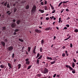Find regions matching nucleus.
Instances as JSON below:
<instances>
[{
  "label": "nucleus",
  "instance_id": "15",
  "mask_svg": "<svg viewBox=\"0 0 78 78\" xmlns=\"http://www.w3.org/2000/svg\"><path fill=\"white\" fill-rule=\"evenodd\" d=\"M21 64H18L17 66V67H18V69H19L20 68V67H21Z\"/></svg>",
  "mask_w": 78,
  "mask_h": 78
},
{
  "label": "nucleus",
  "instance_id": "16",
  "mask_svg": "<svg viewBox=\"0 0 78 78\" xmlns=\"http://www.w3.org/2000/svg\"><path fill=\"white\" fill-rule=\"evenodd\" d=\"M39 11L40 12H41V13H44V10H42V9H39Z\"/></svg>",
  "mask_w": 78,
  "mask_h": 78
},
{
  "label": "nucleus",
  "instance_id": "63",
  "mask_svg": "<svg viewBox=\"0 0 78 78\" xmlns=\"http://www.w3.org/2000/svg\"><path fill=\"white\" fill-rule=\"evenodd\" d=\"M56 23V22L54 21L53 22V25H55V23Z\"/></svg>",
  "mask_w": 78,
  "mask_h": 78
},
{
  "label": "nucleus",
  "instance_id": "55",
  "mask_svg": "<svg viewBox=\"0 0 78 78\" xmlns=\"http://www.w3.org/2000/svg\"><path fill=\"white\" fill-rule=\"evenodd\" d=\"M66 11H67V12H69V9H66Z\"/></svg>",
  "mask_w": 78,
  "mask_h": 78
},
{
  "label": "nucleus",
  "instance_id": "14",
  "mask_svg": "<svg viewBox=\"0 0 78 78\" xmlns=\"http://www.w3.org/2000/svg\"><path fill=\"white\" fill-rule=\"evenodd\" d=\"M21 21L20 20H18L16 21V23L17 25H19L20 22Z\"/></svg>",
  "mask_w": 78,
  "mask_h": 78
},
{
  "label": "nucleus",
  "instance_id": "53",
  "mask_svg": "<svg viewBox=\"0 0 78 78\" xmlns=\"http://www.w3.org/2000/svg\"><path fill=\"white\" fill-rule=\"evenodd\" d=\"M60 76V75L58 74H57L56 76V77H59Z\"/></svg>",
  "mask_w": 78,
  "mask_h": 78
},
{
  "label": "nucleus",
  "instance_id": "10",
  "mask_svg": "<svg viewBox=\"0 0 78 78\" xmlns=\"http://www.w3.org/2000/svg\"><path fill=\"white\" fill-rule=\"evenodd\" d=\"M1 44L3 45V47H5V43L4 41H1Z\"/></svg>",
  "mask_w": 78,
  "mask_h": 78
},
{
  "label": "nucleus",
  "instance_id": "48",
  "mask_svg": "<svg viewBox=\"0 0 78 78\" xmlns=\"http://www.w3.org/2000/svg\"><path fill=\"white\" fill-rule=\"evenodd\" d=\"M62 49H64L66 48V47L65 46H63V47H62Z\"/></svg>",
  "mask_w": 78,
  "mask_h": 78
},
{
  "label": "nucleus",
  "instance_id": "31",
  "mask_svg": "<svg viewBox=\"0 0 78 78\" xmlns=\"http://www.w3.org/2000/svg\"><path fill=\"white\" fill-rule=\"evenodd\" d=\"M74 32L75 33H78V30L77 29H76L74 30Z\"/></svg>",
  "mask_w": 78,
  "mask_h": 78
},
{
  "label": "nucleus",
  "instance_id": "7",
  "mask_svg": "<svg viewBox=\"0 0 78 78\" xmlns=\"http://www.w3.org/2000/svg\"><path fill=\"white\" fill-rule=\"evenodd\" d=\"M35 31L36 33H41V31L37 29H35Z\"/></svg>",
  "mask_w": 78,
  "mask_h": 78
},
{
  "label": "nucleus",
  "instance_id": "29",
  "mask_svg": "<svg viewBox=\"0 0 78 78\" xmlns=\"http://www.w3.org/2000/svg\"><path fill=\"white\" fill-rule=\"evenodd\" d=\"M19 41H20V42H23V40L20 38L19 39Z\"/></svg>",
  "mask_w": 78,
  "mask_h": 78
},
{
  "label": "nucleus",
  "instance_id": "40",
  "mask_svg": "<svg viewBox=\"0 0 78 78\" xmlns=\"http://www.w3.org/2000/svg\"><path fill=\"white\" fill-rule=\"evenodd\" d=\"M44 40H42L41 41V44H44Z\"/></svg>",
  "mask_w": 78,
  "mask_h": 78
},
{
  "label": "nucleus",
  "instance_id": "54",
  "mask_svg": "<svg viewBox=\"0 0 78 78\" xmlns=\"http://www.w3.org/2000/svg\"><path fill=\"white\" fill-rule=\"evenodd\" d=\"M67 28L66 27H65L63 29V30H67Z\"/></svg>",
  "mask_w": 78,
  "mask_h": 78
},
{
  "label": "nucleus",
  "instance_id": "39",
  "mask_svg": "<svg viewBox=\"0 0 78 78\" xmlns=\"http://www.w3.org/2000/svg\"><path fill=\"white\" fill-rule=\"evenodd\" d=\"M16 11H17V9H16V8H14V12H16Z\"/></svg>",
  "mask_w": 78,
  "mask_h": 78
},
{
  "label": "nucleus",
  "instance_id": "57",
  "mask_svg": "<svg viewBox=\"0 0 78 78\" xmlns=\"http://www.w3.org/2000/svg\"><path fill=\"white\" fill-rule=\"evenodd\" d=\"M13 34L14 35H16V34H17V33L15 32L13 33Z\"/></svg>",
  "mask_w": 78,
  "mask_h": 78
},
{
  "label": "nucleus",
  "instance_id": "58",
  "mask_svg": "<svg viewBox=\"0 0 78 78\" xmlns=\"http://www.w3.org/2000/svg\"><path fill=\"white\" fill-rule=\"evenodd\" d=\"M12 22H16V20L15 19H13L12 20Z\"/></svg>",
  "mask_w": 78,
  "mask_h": 78
},
{
  "label": "nucleus",
  "instance_id": "5",
  "mask_svg": "<svg viewBox=\"0 0 78 78\" xmlns=\"http://www.w3.org/2000/svg\"><path fill=\"white\" fill-rule=\"evenodd\" d=\"M6 67H7V65L5 66L3 64L1 65L0 66V67L1 69H5V68H6Z\"/></svg>",
  "mask_w": 78,
  "mask_h": 78
},
{
  "label": "nucleus",
  "instance_id": "26",
  "mask_svg": "<svg viewBox=\"0 0 78 78\" xmlns=\"http://www.w3.org/2000/svg\"><path fill=\"white\" fill-rule=\"evenodd\" d=\"M43 49L42 47H41L40 48V52H42Z\"/></svg>",
  "mask_w": 78,
  "mask_h": 78
},
{
  "label": "nucleus",
  "instance_id": "27",
  "mask_svg": "<svg viewBox=\"0 0 78 78\" xmlns=\"http://www.w3.org/2000/svg\"><path fill=\"white\" fill-rule=\"evenodd\" d=\"M61 18H59V19L58 23H60L61 22Z\"/></svg>",
  "mask_w": 78,
  "mask_h": 78
},
{
  "label": "nucleus",
  "instance_id": "37",
  "mask_svg": "<svg viewBox=\"0 0 78 78\" xmlns=\"http://www.w3.org/2000/svg\"><path fill=\"white\" fill-rule=\"evenodd\" d=\"M31 67V65L28 66L27 68V70H28V69H30Z\"/></svg>",
  "mask_w": 78,
  "mask_h": 78
},
{
  "label": "nucleus",
  "instance_id": "41",
  "mask_svg": "<svg viewBox=\"0 0 78 78\" xmlns=\"http://www.w3.org/2000/svg\"><path fill=\"white\" fill-rule=\"evenodd\" d=\"M56 12V10H54L52 12V14H53V13H55Z\"/></svg>",
  "mask_w": 78,
  "mask_h": 78
},
{
  "label": "nucleus",
  "instance_id": "6",
  "mask_svg": "<svg viewBox=\"0 0 78 78\" xmlns=\"http://www.w3.org/2000/svg\"><path fill=\"white\" fill-rule=\"evenodd\" d=\"M36 46H35L34 47L33 51V52L34 54H36Z\"/></svg>",
  "mask_w": 78,
  "mask_h": 78
},
{
  "label": "nucleus",
  "instance_id": "33",
  "mask_svg": "<svg viewBox=\"0 0 78 78\" xmlns=\"http://www.w3.org/2000/svg\"><path fill=\"white\" fill-rule=\"evenodd\" d=\"M55 61L51 62V64H55Z\"/></svg>",
  "mask_w": 78,
  "mask_h": 78
},
{
  "label": "nucleus",
  "instance_id": "24",
  "mask_svg": "<svg viewBox=\"0 0 78 78\" xmlns=\"http://www.w3.org/2000/svg\"><path fill=\"white\" fill-rule=\"evenodd\" d=\"M42 58V55H41L37 59H41Z\"/></svg>",
  "mask_w": 78,
  "mask_h": 78
},
{
  "label": "nucleus",
  "instance_id": "50",
  "mask_svg": "<svg viewBox=\"0 0 78 78\" xmlns=\"http://www.w3.org/2000/svg\"><path fill=\"white\" fill-rule=\"evenodd\" d=\"M25 2H26V1H23L21 3H22V4H23V3H25Z\"/></svg>",
  "mask_w": 78,
  "mask_h": 78
},
{
  "label": "nucleus",
  "instance_id": "28",
  "mask_svg": "<svg viewBox=\"0 0 78 78\" xmlns=\"http://www.w3.org/2000/svg\"><path fill=\"white\" fill-rule=\"evenodd\" d=\"M68 2H69V1H63L62 2V3H63V4H64V3H68Z\"/></svg>",
  "mask_w": 78,
  "mask_h": 78
},
{
  "label": "nucleus",
  "instance_id": "19",
  "mask_svg": "<svg viewBox=\"0 0 78 78\" xmlns=\"http://www.w3.org/2000/svg\"><path fill=\"white\" fill-rule=\"evenodd\" d=\"M65 53L67 56H69V54L68 53V52L67 51H65Z\"/></svg>",
  "mask_w": 78,
  "mask_h": 78
},
{
  "label": "nucleus",
  "instance_id": "47",
  "mask_svg": "<svg viewBox=\"0 0 78 78\" xmlns=\"http://www.w3.org/2000/svg\"><path fill=\"white\" fill-rule=\"evenodd\" d=\"M56 74H55L53 76V77L54 78H55L56 77Z\"/></svg>",
  "mask_w": 78,
  "mask_h": 78
},
{
  "label": "nucleus",
  "instance_id": "2",
  "mask_svg": "<svg viewBox=\"0 0 78 78\" xmlns=\"http://www.w3.org/2000/svg\"><path fill=\"white\" fill-rule=\"evenodd\" d=\"M66 67L67 68H69V70H73L72 71V73H75V72H76V71H75V70L73 69L70 66H69V65H66Z\"/></svg>",
  "mask_w": 78,
  "mask_h": 78
},
{
  "label": "nucleus",
  "instance_id": "4",
  "mask_svg": "<svg viewBox=\"0 0 78 78\" xmlns=\"http://www.w3.org/2000/svg\"><path fill=\"white\" fill-rule=\"evenodd\" d=\"M7 49L8 51H12V50H13V46H11L8 47Z\"/></svg>",
  "mask_w": 78,
  "mask_h": 78
},
{
  "label": "nucleus",
  "instance_id": "22",
  "mask_svg": "<svg viewBox=\"0 0 78 78\" xmlns=\"http://www.w3.org/2000/svg\"><path fill=\"white\" fill-rule=\"evenodd\" d=\"M30 61L26 62V64H27V65H29L30 64Z\"/></svg>",
  "mask_w": 78,
  "mask_h": 78
},
{
  "label": "nucleus",
  "instance_id": "59",
  "mask_svg": "<svg viewBox=\"0 0 78 78\" xmlns=\"http://www.w3.org/2000/svg\"><path fill=\"white\" fill-rule=\"evenodd\" d=\"M48 78H51V76H47Z\"/></svg>",
  "mask_w": 78,
  "mask_h": 78
},
{
  "label": "nucleus",
  "instance_id": "49",
  "mask_svg": "<svg viewBox=\"0 0 78 78\" xmlns=\"http://www.w3.org/2000/svg\"><path fill=\"white\" fill-rule=\"evenodd\" d=\"M41 5H44V2H42L41 3Z\"/></svg>",
  "mask_w": 78,
  "mask_h": 78
},
{
  "label": "nucleus",
  "instance_id": "17",
  "mask_svg": "<svg viewBox=\"0 0 78 78\" xmlns=\"http://www.w3.org/2000/svg\"><path fill=\"white\" fill-rule=\"evenodd\" d=\"M72 66L73 68H74V67H75V63H74V62H73Z\"/></svg>",
  "mask_w": 78,
  "mask_h": 78
},
{
  "label": "nucleus",
  "instance_id": "46",
  "mask_svg": "<svg viewBox=\"0 0 78 78\" xmlns=\"http://www.w3.org/2000/svg\"><path fill=\"white\" fill-rule=\"evenodd\" d=\"M50 18H49V17H48L46 18V20H49Z\"/></svg>",
  "mask_w": 78,
  "mask_h": 78
},
{
  "label": "nucleus",
  "instance_id": "23",
  "mask_svg": "<svg viewBox=\"0 0 78 78\" xmlns=\"http://www.w3.org/2000/svg\"><path fill=\"white\" fill-rule=\"evenodd\" d=\"M36 64H38L39 65V60H37Z\"/></svg>",
  "mask_w": 78,
  "mask_h": 78
},
{
  "label": "nucleus",
  "instance_id": "13",
  "mask_svg": "<svg viewBox=\"0 0 78 78\" xmlns=\"http://www.w3.org/2000/svg\"><path fill=\"white\" fill-rule=\"evenodd\" d=\"M47 59L49 60H52L53 59L51 57H47Z\"/></svg>",
  "mask_w": 78,
  "mask_h": 78
},
{
  "label": "nucleus",
  "instance_id": "61",
  "mask_svg": "<svg viewBox=\"0 0 78 78\" xmlns=\"http://www.w3.org/2000/svg\"><path fill=\"white\" fill-rule=\"evenodd\" d=\"M5 42H7L8 41V39H5Z\"/></svg>",
  "mask_w": 78,
  "mask_h": 78
},
{
  "label": "nucleus",
  "instance_id": "38",
  "mask_svg": "<svg viewBox=\"0 0 78 78\" xmlns=\"http://www.w3.org/2000/svg\"><path fill=\"white\" fill-rule=\"evenodd\" d=\"M44 9L45 10H47V6H44Z\"/></svg>",
  "mask_w": 78,
  "mask_h": 78
},
{
  "label": "nucleus",
  "instance_id": "32",
  "mask_svg": "<svg viewBox=\"0 0 78 78\" xmlns=\"http://www.w3.org/2000/svg\"><path fill=\"white\" fill-rule=\"evenodd\" d=\"M62 2H61L58 5V7H59V6H61V5H62Z\"/></svg>",
  "mask_w": 78,
  "mask_h": 78
},
{
  "label": "nucleus",
  "instance_id": "20",
  "mask_svg": "<svg viewBox=\"0 0 78 78\" xmlns=\"http://www.w3.org/2000/svg\"><path fill=\"white\" fill-rule=\"evenodd\" d=\"M40 54L39 53H37V57H36V58H39V56H40Z\"/></svg>",
  "mask_w": 78,
  "mask_h": 78
},
{
  "label": "nucleus",
  "instance_id": "36",
  "mask_svg": "<svg viewBox=\"0 0 78 78\" xmlns=\"http://www.w3.org/2000/svg\"><path fill=\"white\" fill-rule=\"evenodd\" d=\"M19 31V30L18 29H16L15 30V32H18V31Z\"/></svg>",
  "mask_w": 78,
  "mask_h": 78
},
{
  "label": "nucleus",
  "instance_id": "62",
  "mask_svg": "<svg viewBox=\"0 0 78 78\" xmlns=\"http://www.w3.org/2000/svg\"><path fill=\"white\" fill-rule=\"evenodd\" d=\"M78 5V4H75L74 6H77Z\"/></svg>",
  "mask_w": 78,
  "mask_h": 78
},
{
  "label": "nucleus",
  "instance_id": "51",
  "mask_svg": "<svg viewBox=\"0 0 78 78\" xmlns=\"http://www.w3.org/2000/svg\"><path fill=\"white\" fill-rule=\"evenodd\" d=\"M47 1H45L44 2V4L45 5H47Z\"/></svg>",
  "mask_w": 78,
  "mask_h": 78
},
{
  "label": "nucleus",
  "instance_id": "45",
  "mask_svg": "<svg viewBox=\"0 0 78 78\" xmlns=\"http://www.w3.org/2000/svg\"><path fill=\"white\" fill-rule=\"evenodd\" d=\"M73 47V45H72V43H71L70 44V47L71 48H72Z\"/></svg>",
  "mask_w": 78,
  "mask_h": 78
},
{
  "label": "nucleus",
  "instance_id": "9",
  "mask_svg": "<svg viewBox=\"0 0 78 78\" xmlns=\"http://www.w3.org/2000/svg\"><path fill=\"white\" fill-rule=\"evenodd\" d=\"M51 28L50 27H48L45 29V31H50L51 30Z\"/></svg>",
  "mask_w": 78,
  "mask_h": 78
},
{
  "label": "nucleus",
  "instance_id": "30",
  "mask_svg": "<svg viewBox=\"0 0 78 78\" xmlns=\"http://www.w3.org/2000/svg\"><path fill=\"white\" fill-rule=\"evenodd\" d=\"M30 50H31V47H28V52L30 51Z\"/></svg>",
  "mask_w": 78,
  "mask_h": 78
},
{
  "label": "nucleus",
  "instance_id": "35",
  "mask_svg": "<svg viewBox=\"0 0 78 78\" xmlns=\"http://www.w3.org/2000/svg\"><path fill=\"white\" fill-rule=\"evenodd\" d=\"M26 62L29 61V58H27L25 59Z\"/></svg>",
  "mask_w": 78,
  "mask_h": 78
},
{
  "label": "nucleus",
  "instance_id": "34",
  "mask_svg": "<svg viewBox=\"0 0 78 78\" xmlns=\"http://www.w3.org/2000/svg\"><path fill=\"white\" fill-rule=\"evenodd\" d=\"M7 8H10V6H9V4H8L7 5Z\"/></svg>",
  "mask_w": 78,
  "mask_h": 78
},
{
  "label": "nucleus",
  "instance_id": "60",
  "mask_svg": "<svg viewBox=\"0 0 78 78\" xmlns=\"http://www.w3.org/2000/svg\"><path fill=\"white\" fill-rule=\"evenodd\" d=\"M71 37V36H69L68 37V39H70V38Z\"/></svg>",
  "mask_w": 78,
  "mask_h": 78
},
{
  "label": "nucleus",
  "instance_id": "52",
  "mask_svg": "<svg viewBox=\"0 0 78 78\" xmlns=\"http://www.w3.org/2000/svg\"><path fill=\"white\" fill-rule=\"evenodd\" d=\"M66 26L67 27H70V26L69 24L66 25Z\"/></svg>",
  "mask_w": 78,
  "mask_h": 78
},
{
  "label": "nucleus",
  "instance_id": "42",
  "mask_svg": "<svg viewBox=\"0 0 78 78\" xmlns=\"http://www.w3.org/2000/svg\"><path fill=\"white\" fill-rule=\"evenodd\" d=\"M73 61L74 62H76V59H75L73 58Z\"/></svg>",
  "mask_w": 78,
  "mask_h": 78
},
{
  "label": "nucleus",
  "instance_id": "43",
  "mask_svg": "<svg viewBox=\"0 0 78 78\" xmlns=\"http://www.w3.org/2000/svg\"><path fill=\"white\" fill-rule=\"evenodd\" d=\"M12 59H13V58H14V53H13L12 54Z\"/></svg>",
  "mask_w": 78,
  "mask_h": 78
},
{
  "label": "nucleus",
  "instance_id": "3",
  "mask_svg": "<svg viewBox=\"0 0 78 78\" xmlns=\"http://www.w3.org/2000/svg\"><path fill=\"white\" fill-rule=\"evenodd\" d=\"M48 69L45 68L44 69V70L42 71V73H44V74H46V73H48Z\"/></svg>",
  "mask_w": 78,
  "mask_h": 78
},
{
  "label": "nucleus",
  "instance_id": "64",
  "mask_svg": "<svg viewBox=\"0 0 78 78\" xmlns=\"http://www.w3.org/2000/svg\"><path fill=\"white\" fill-rule=\"evenodd\" d=\"M4 3H5V2H2V3H1V4H2V5H3V4H4Z\"/></svg>",
  "mask_w": 78,
  "mask_h": 78
},
{
  "label": "nucleus",
  "instance_id": "1",
  "mask_svg": "<svg viewBox=\"0 0 78 78\" xmlns=\"http://www.w3.org/2000/svg\"><path fill=\"white\" fill-rule=\"evenodd\" d=\"M36 12V6L34 5L32 8L31 13V14H34V12Z\"/></svg>",
  "mask_w": 78,
  "mask_h": 78
},
{
  "label": "nucleus",
  "instance_id": "44",
  "mask_svg": "<svg viewBox=\"0 0 78 78\" xmlns=\"http://www.w3.org/2000/svg\"><path fill=\"white\" fill-rule=\"evenodd\" d=\"M7 5V2H6L4 3V6H6Z\"/></svg>",
  "mask_w": 78,
  "mask_h": 78
},
{
  "label": "nucleus",
  "instance_id": "56",
  "mask_svg": "<svg viewBox=\"0 0 78 78\" xmlns=\"http://www.w3.org/2000/svg\"><path fill=\"white\" fill-rule=\"evenodd\" d=\"M51 8L52 10H53V9H54V7H53V6H52V7H51Z\"/></svg>",
  "mask_w": 78,
  "mask_h": 78
},
{
  "label": "nucleus",
  "instance_id": "12",
  "mask_svg": "<svg viewBox=\"0 0 78 78\" xmlns=\"http://www.w3.org/2000/svg\"><path fill=\"white\" fill-rule=\"evenodd\" d=\"M7 14H8V15L9 16L12 13V12H10V11H8L6 12Z\"/></svg>",
  "mask_w": 78,
  "mask_h": 78
},
{
  "label": "nucleus",
  "instance_id": "8",
  "mask_svg": "<svg viewBox=\"0 0 78 78\" xmlns=\"http://www.w3.org/2000/svg\"><path fill=\"white\" fill-rule=\"evenodd\" d=\"M16 23H14L12 24L11 25V27L12 28H15L16 27Z\"/></svg>",
  "mask_w": 78,
  "mask_h": 78
},
{
  "label": "nucleus",
  "instance_id": "18",
  "mask_svg": "<svg viewBox=\"0 0 78 78\" xmlns=\"http://www.w3.org/2000/svg\"><path fill=\"white\" fill-rule=\"evenodd\" d=\"M29 8H30V6H29V5H27L26 7V9H29Z\"/></svg>",
  "mask_w": 78,
  "mask_h": 78
},
{
  "label": "nucleus",
  "instance_id": "11",
  "mask_svg": "<svg viewBox=\"0 0 78 78\" xmlns=\"http://www.w3.org/2000/svg\"><path fill=\"white\" fill-rule=\"evenodd\" d=\"M8 66L10 68H9V69H11L12 68V66H11V64L10 63H8Z\"/></svg>",
  "mask_w": 78,
  "mask_h": 78
},
{
  "label": "nucleus",
  "instance_id": "25",
  "mask_svg": "<svg viewBox=\"0 0 78 78\" xmlns=\"http://www.w3.org/2000/svg\"><path fill=\"white\" fill-rule=\"evenodd\" d=\"M62 57H65V56H66V54L65 53H63L62 55Z\"/></svg>",
  "mask_w": 78,
  "mask_h": 78
},
{
  "label": "nucleus",
  "instance_id": "21",
  "mask_svg": "<svg viewBox=\"0 0 78 78\" xmlns=\"http://www.w3.org/2000/svg\"><path fill=\"white\" fill-rule=\"evenodd\" d=\"M2 29L4 31H6V27H2Z\"/></svg>",
  "mask_w": 78,
  "mask_h": 78
}]
</instances>
